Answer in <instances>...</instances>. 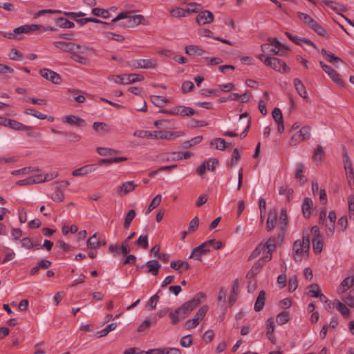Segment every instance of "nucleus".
<instances>
[{
	"label": "nucleus",
	"instance_id": "nucleus-1",
	"mask_svg": "<svg viewBox=\"0 0 354 354\" xmlns=\"http://www.w3.org/2000/svg\"><path fill=\"white\" fill-rule=\"evenodd\" d=\"M205 295L203 292L196 294L191 300L185 302L181 306L171 311L169 314L171 323L176 325L182 319L187 317L191 312L201 303V299H204Z\"/></svg>",
	"mask_w": 354,
	"mask_h": 354
},
{
	"label": "nucleus",
	"instance_id": "nucleus-2",
	"mask_svg": "<svg viewBox=\"0 0 354 354\" xmlns=\"http://www.w3.org/2000/svg\"><path fill=\"white\" fill-rule=\"evenodd\" d=\"M123 19L120 25L124 27L132 28L142 23L145 19L142 15H132L131 12L119 13L111 22H116Z\"/></svg>",
	"mask_w": 354,
	"mask_h": 354
},
{
	"label": "nucleus",
	"instance_id": "nucleus-3",
	"mask_svg": "<svg viewBox=\"0 0 354 354\" xmlns=\"http://www.w3.org/2000/svg\"><path fill=\"white\" fill-rule=\"evenodd\" d=\"M39 28L36 24L24 25L15 28L12 32H1V35L5 38L21 40L24 37L23 34L36 31Z\"/></svg>",
	"mask_w": 354,
	"mask_h": 354
},
{
	"label": "nucleus",
	"instance_id": "nucleus-4",
	"mask_svg": "<svg viewBox=\"0 0 354 354\" xmlns=\"http://www.w3.org/2000/svg\"><path fill=\"white\" fill-rule=\"evenodd\" d=\"M310 248V239L308 236H303L302 240H297L293 244L294 259L296 262L301 261V256L307 255Z\"/></svg>",
	"mask_w": 354,
	"mask_h": 354
},
{
	"label": "nucleus",
	"instance_id": "nucleus-5",
	"mask_svg": "<svg viewBox=\"0 0 354 354\" xmlns=\"http://www.w3.org/2000/svg\"><path fill=\"white\" fill-rule=\"evenodd\" d=\"M176 133L177 132L172 133L164 131H143L140 133L139 136L150 139L170 140Z\"/></svg>",
	"mask_w": 354,
	"mask_h": 354
},
{
	"label": "nucleus",
	"instance_id": "nucleus-6",
	"mask_svg": "<svg viewBox=\"0 0 354 354\" xmlns=\"http://www.w3.org/2000/svg\"><path fill=\"white\" fill-rule=\"evenodd\" d=\"M264 64L279 72H281L283 69V72L286 73L290 70L284 61L274 57H266Z\"/></svg>",
	"mask_w": 354,
	"mask_h": 354
},
{
	"label": "nucleus",
	"instance_id": "nucleus-7",
	"mask_svg": "<svg viewBox=\"0 0 354 354\" xmlns=\"http://www.w3.org/2000/svg\"><path fill=\"white\" fill-rule=\"evenodd\" d=\"M128 66L132 67L133 68H156L157 67V61L155 59H140L132 60L131 62H128Z\"/></svg>",
	"mask_w": 354,
	"mask_h": 354
},
{
	"label": "nucleus",
	"instance_id": "nucleus-8",
	"mask_svg": "<svg viewBox=\"0 0 354 354\" xmlns=\"http://www.w3.org/2000/svg\"><path fill=\"white\" fill-rule=\"evenodd\" d=\"M288 226V218L286 209L284 208L281 209L279 216V227L280 232L278 234L277 239L279 241H282Z\"/></svg>",
	"mask_w": 354,
	"mask_h": 354
},
{
	"label": "nucleus",
	"instance_id": "nucleus-9",
	"mask_svg": "<svg viewBox=\"0 0 354 354\" xmlns=\"http://www.w3.org/2000/svg\"><path fill=\"white\" fill-rule=\"evenodd\" d=\"M214 15L209 10H205L201 11L196 17V22L198 26H203L210 24L214 21Z\"/></svg>",
	"mask_w": 354,
	"mask_h": 354
},
{
	"label": "nucleus",
	"instance_id": "nucleus-10",
	"mask_svg": "<svg viewBox=\"0 0 354 354\" xmlns=\"http://www.w3.org/2000/svg\"><path fill=\"white\" fill-rule=\"evenodd\" d=\"M53 44L56 48L61 49L65 52L70 53L71 54L81 48L80 45L79 44L62 41H54Z\"/></svg>",
	"mask_w": 354,
	"mask_h": 354
},
{
	"label": "nucleus",
	"instance_id": "nucleus-11",
	"mask_svg": "<svg viewBox=\"0 0 354 354\" xmlns=\"http://www.w3.org/2000/svg\"><path fill=\"white\" fill-rule=\"evenodd\" d=\"M41 76L53 84H59L61 82V76L56 72L48 68H42L39 71Z\"/></svg>",
	"mask_w": 354,
	"mask_h": 354
},
{
	"label": "nucleus",
	"instance_id": "nucleus-12",
	"mask_svg": "<svg viewBox=\"0 0 354 354\" xmlns=\"http://www.w3.org/2000/svg\"><path fill=\"white\" fill-rule=\"evenodd\" d=\"M209 251L210 250L207 247V244L202 243L193 249L189 257L200 261L201 260V257Z\"/></svg>",
	"mask_w": 354,
	"mask_h": 354
},
{
	"label": "nucleus",
	"instance_id": "nucleus-13",
	"mask_svg": "<svg viewBox=\"0 0 354 354\" xmlns=\"http://www.w3.org/2000/svg\"><path fill=\"white\" fill-rule=\"evenodd\" d=\"M324 71L330 77V79L337 84L342 87L344 86V82L341 78L340 75L332 67H330V66H325Z\"/></svg>",
	"mask_w": 354,
	"mask_h": 354
},
{
	"label": "nucleus",
	"instance_id": "nucleus-14",
	"mask_svg": "<svg viewBox=\"0 0 354 354\" xmlns=\"http://www.w3.org/2000/svg\"><path fill=\"white\" fill-rule=\"evenodd\" d=\"M6 123V127H9L13 130L17 131H29L32 129V127L26 126L23 124L22 123L12 119H8L7 120H4Z\"/></svg>",
	"mask_w": 354,
	"mask_h": 354
},
{
	"label": "nucleus",
	"instance_id": "nucleus-15",
	"mask_svg": "<svg viewBox=\"0 0 354 354\" xmlns=\"http://www.w3.org/2000/svg\"><path fill=\"white\" fill-rule=\"evenodd\" d=\"M137 186L138 185L135 184L133 181L125 182L118 188L117 192L120 196L126 195L134 190Z\"/></svg>",
	"mask_w": 354,
	"mask_h": 354
},
{
	"label": "nucleus",
	"instance_id": "nucleus-16",
	"mask_svg": "<svg viewBox=\"0 0 354 354\" xmlns=\"http://www.w3.org/2000/svg\"><path fill=\"white\" fill-rule=\"evenodd\" d=\"M261 48L263 53H272L273 55H279L283 56L286 55V52L288 50L287 47H283L282 49H277L274 47L270 48V45L268 44H263L261 46Z\"/></svg>",
	"mask_w": 354,
	"mask_h": 354
},
{
	"label": "nucleus",
	"instance_id": "nucleus-17",
	"mask_svg": "<svg viewBox=\"0 0 354 354\" xmlns=\"http://www.w3.org/2000/svg\"><path fill=\"white\" fill-rule=\"evenodd\" d=\"M63 121L77 127H81L85 125V121L83 119L74 115H69L66 116Z\"/></svg>",
	"mask_w": 354,
	"mask_h": 354
},
{
	"label": "nucleus",
	"instance_id": "nucleus-18",
	"mask_svg": "<svg viewBox=\"0 0 354 354\" xmlns=\"http://www.w3.org/2000/svg\"><path fill=\"white\" fill-rule=\"evenodd\" d=\"M277 213L276 210H270L268 213L266 221V230L268 232H271L275 227L277 223Z\"/></svg>",
	"mask_w": 354,
	"mask_h": 354
},
{
	"label": "nucleus",
	"instance_id": "nucleus-19",
	"mask_svg": "<svg viewBox=\"0 0 354 354\" xmlns=\"http://www.w3.org/2000/svg\"><path fill=\"white\" fill-rule=\"evenodd\" d=\"M313 206V201L310 198L306 197L304 198L302 204V213L306 218H309L311 214V209Z\"/></svg>",
	"mask_w": 354,
	"mask_h": 354
},
{
	"label": "nucleus",
	"instance_id": "nucleus-20",
	"mask_svg": "<svg viewBox=\"0 0 354 354\" xmlns=\"http://www.w3.org/2000/svg\"><path fill=\"white\" fill-rule=\"evenodd\" d=\"M95 170V167L94 165H87L84 167H82L77 169L74 170L72 172V175L73 176H80L86 175L88 174L92 173Z\"/></svg>",
	"mask_w": 354,
	"mask_h": 354
},
{
	"label": "nucleus",
	"instance_id": "nucleus-21",
	"mask_svg": "<svg viewBox=\"0 0 354 354\" xmlns=\"http://www.w3.org/2000/svg\"><path fill=\"white\" fill-rule=\"evenodd\" d=\"M274 330V323L272 318H269L266 321V336L272 344L276 343V339L273 335Z\"/></svg>",
	"mask_w": 354,
	"mask_h": 354
},
{
	"label": "nucleus",
	"instance_id": "nucleus-22",
	"mask_svg": "<svg viewBox=\"0 0 354 354\" xmlns=\"http://www.w3.org/2000/svg\"><path fill=\"white\" fill-rule=\"evenodd\" d=\"M294 85L297 92L301 97L304 99L308 98V93L306 90V87L300 80L295 78L294 80Z\"/></svg>",
	"mask_w": 354,
	"mask_h": 354
},
{
	"label": "nucleus",
	"instance_id": "nucleus-23",
	"mask_svg": "<svg viewBox=\"0 0 354 354\" xmlns=\"http://www.w3.org/2000/svg\"><path fill=\"white\" fill-rule=\"evenodd\" d=\"M239 288V279H236L232 283V290L229 298V304L230 306L234 305L236 302V297L238 295V289Z\"/></svg>",
	"mask_w": 354,
	"mask_h": 354
},
{
	"label": "nucleus",
	"instance_id": "nucleus-24",
	"mask_svg": "<svg viewBox=\"0 0 354 354\" xmlns=\"http://www.w3.org/2000/svg\"><path fill=\"white\" fill-rule=\"evenodd\" d=\"M297 15L298 18L301 21H302L310 29L313 28L314 24L317 22L310 15H308L306 13H304L301 12H297Z\"/></svg>",
	"mask_w": 354,
	"mask_h": 354
},
{
	"label": "nucleus",
	"instance_id": "nucleus-25",
	"mask_svg": "<svg viewBox=\"0 0 354 354\" xmlns=\"http://www.w3.org/2000/svg\"><path fill=\"white\" fill-rule=\"evenodd\" d=\"M266 292L261 290L254 304V310L257 312L261 311L265 306Z\"/></svg>",
	"mask_w": 354,
	"mask_h": 354
},
{
	"label": "nucleus",
	"instance_id": "nucleus-26",
	"mask_svg": "<svg viewBox=\"0 0 354 354\" xmlns=\"http://www.w3.org/2000/svg\"><path fill=\"white\" fill-rule=\"evenodd\" d=\"M146 266L149 268L148 272L152 274L154 276L158 275V270L161 267L160 263L155 259L147 261Z\"/></svg>",
	"mask_w": 354,
	"mask_h": 354
},
{
	"label": "nucleus",
	"instance_id": "nucleus-27",
	"mask_svg": "<svg viewBox=\"0 0 354 354\" xmlns=\"http://www.w3.org/2000/svg\"><path fill=\"white\" fill-rule=\"evenodd\" d=\"M105 244V241L101 242L97 239L96 234L91 236L86 241L87 248L90 249H97L101 245H104Z\"/></svg>",
	"mask_w": 354,
	"mask_h": 354
},
{
	"label": "nucleus",
	"instance_id": "nucleus-28",
	"mask_svg": "<svg viewBox=\"0 0 354 354\" xmlns=\"http://www.w3.org/2000/svg\"><path fill=\"white\" fill-rule=\"evenodd\" d=\"M324 242L319 235H317L313 239V248L315 254H320L322 251Z\"/></svg>",
	"mask_w": 354,
	"mask_h": 354
},
{
	"label": "nucleus",
	"instance_id": "nucleus-29",
	"mask_svg": "<svg viewBox=\"0 0 354 354\" xmlns=\"http://www.w3.org/2000/svg\"><path fill=\"white\" fill-rule=\"evenodd\" d=\"M55 24L62 28H72L75 26L73 22L64 17H58L55 19Z\"/></svg>",
	"mask_w": 354,
	"mask_h": 354
},
{
	"label": "nucleus",
	"instance_id": "nucleus-30",
	"mask_svg": "<svg viewBox=\"0 0 354 354\" xmlns=\"http://www.w3.org/2000/svg\"><path fill=\"white\" fill-rule=\"evenodd\" d=\"M117 327L116 323H111L109 324L105 328L97 331L95 336L97 338H101L107 335L111 331L114 330Z\"/></svg>",
	"mask_w": 354,
	"mask_h": 354
},
{
	"label": "nucleus",
	"instance_id": "nucleus-31",
	"mask_svg": "<svg viewBox=\"0 0 354 354\" xmlns=\"http://www.w3.org/2000/svg\"><path fill=\"white\" fill-rule=\"evenodd\" d=\"M151 102L156 106L162 107L165 104L169 102V100L160 95H151Z\"/></svg>",
	"mask_w": 354,
	"mask_h": 354
},
{
	"label": "nucleus",
	"instance_id": "nucleus-32",
	"mask_svg": "<svg viewBox=\"0 0 354 354\" xmlns=\"http://www.w3.org/2000/svg\"><path fill=\"white\" fill-rule=\"evenodd\" d=\"M185 53L189 55H203L204 50L195 45H189L185 47Z\"/></svg>",
	"mask_w": 354,
	"mask_h": 354
},
{
	"label": "nucleus",
	"instance_id": "nucleus-33",
	"mask_svg": "<svg viewBox=\"0 0 354 354\" xmlns=\"http://www.w3.org/2000/svg\"><path fill=\"white\" fill-rule=\"evenodd\" d=\"M304 170V165L303 164L300 163L297 165L295 172V178L299 180L301 185H304L307 181L306 178L303 174Z\"/></svg>",
	"mask_w": 354,
	"mask_h": 354
},
{
	"label": "nucleus",
	"instance_id": "nucleus-34",
	"mask_svg": "<svg viewBox=\"0 0 354 354\" xmlns=\"http://www.w3.org/2000/svg\"><path fill=\"white\" fill-rule=\"evenodd\" d=\"M277 240H279L277 239ZM277 239L275 237L269 238L267 241L263 244L264 250H267L269 252H273L276 250Z\"/></svg>",
	"mask_w": 354,
	"mask_h": 354
},
{
	"label": "nucleus",
	"instance_id": "nucleus-35",
	"mask_svg": "<svg viewBox=\"0 0 354 354\" xmlns=\"http://www.w3.org/2000/svg\"><path fill=\"white\" fill-rule=\"evenodd\" d=\"M321 52L326 57V60L331 64H335V62H342L339 57L330 52H328L325 48H322Z\"/></svg>",
	"mask_w": 354,
	"mask_h": 354
},
{
	"label": "nucleus",
	"instance_id": "nucleus-36",
	"mask_svg": "<svg viewBox=\"0 0 354 354\" xmlns=\"http://www.w3.org/2000/svg\"><path fill=\"white\" fill-rule=\"evenodd\" d=\"M334 307H335L342 315L348 317L350 313L349 309L341 301L335 300L333 303Z\"/></svg>",
	"mask_w": 354,
	"mask_h": 354
},
{
	"label": "nucleus",
	"instance_id": "nucleus-37",
	"mask_svg": "<svg viewBox=\"0 0 354 354\" xmlns=\"http://www.w3.org/2000/svg\"><path fill=\"white\" fill-rule=\"evenodd\" d=\"M203 140V137L201 136H196L192 138L189 140L185 141L182 143L183 149H188L199 142H201Z\"/></svg>",
	"mask_w": 354,
	"mask_h": 354
},
{
	"label": "nucleus",
	"instance_id": "nucleus-38",
	"mask_svg": "<svg viewBox=\"0 0 354 354\" xmlns=\"http://www.w3.org/2000/svg\"><path fill=\"white\" fill-rule=\"evenodd\" d=\"M170 14L174 17H186L189 15V10H187L186 9L178 7L176 8L172 9L170 11Z\"/></svg>",
	"mask_w": 354,
	"mask_h": 354
},
{
	"label": "nucleus",
	"instance_id": "nucleus-39",
	"mask_svg": "<svg viewBox=\"0 0 354 354\" xmlns=\"http://www.w3.org/2000/svg\"><path fill=\"white\" fill-rule=\"evenodd\" d=\"M127 160V158L126 157H115V158H103L100 160L99 165L102 164H113V163H118L120 162L126 161Z\"/></svg>",
	"mask_w": 354,
	"mask_h": 354
},
{
	"label": "nucleus",
	"instance_id": "nucleus-40",
	"mask_svg": "<svg viewBox=\"0 0 354 354\" xmlns=\"http://www.w3.org/2000/svg\"><path fill=\"white\" fill-rule=\"evenodd\" d=\"M93 129L96 132H98L100 131L108 132L110 131L109 126L107 124H106L104 122H93Z\"/></svg>",
	"mask_w": 354,
	"mask_h": 354
},
{
	"label": "nucleus",
	"instance_id": "nucleus-41",
	"mask_svg": "<svg viewBox=\"0 0 354 354\" xmlns=\"http://www.w3.org/2000/svg\"><path fill=\"white\" fill-rule=\"evenodd\" d=\"M161 200L162 196L160 194L156 195L151 201L146 214H149L150 212L157 207L160 205Z\"/></svg>",
	"mask_w": 354,
	"mask_h": 354
},
{
	"label": "nucleus",
	"instance_id": "nucleus-42",
	"mask_svg": "<svg viewBox=\"0 0 354 354\" xmlns=\"http://www.w3.org/2000/svg\"><path fill=\"white\" fill-rule=\"evenodd\" d=\"M216 144V149L219 150H224L227 149V142L223 138H215L210 142V145Z\"/></svg>",
	"mask_w": 354,
	"mask_h": 354
},
{
	"label": "nucleus",
	"instance_id": "nucleus-43",
	"mask_svg": "<svg viewBox=\"0 0 354 354\" xmlns=\"http://www.w3.org/2000/svg\"><path fill=\"white\" fill-rule=\"evenodd\" d=\"M144 80V76L139 74H129L127 75L125 84H132Z\"/></svg>",
	"mask_w": 354,
	"mask_h": 354
},
{
	"label": "nucleus",
	"instance_id": "nucleus-44",
	"mask_svg": "<svg viewBox=\"0 0 354 354\" xmlns=\"http://www.w3.org/2000/svg\"><path fill=\"white\" fill-rule=\"evenodd\" d=\"M136 216V212L134 209H130L127 212L125 218H124V227L125 229H128L131 225V223L133 220V218Z\"/></svg>",
	"mask_w": 354,
	"mask_h": 354
},
{
	"label": "nucleus",
	"instance_id": "nucleus-45",
	"mask_svg": "<svg viewBox=\"0 0 354 354\" xmlns=\"http://www.w3.org/2000/svg\"><path fill=\"white\" fill-rule=\"evenodd\" d=\"M289 321V314L286 311H282L277 316V322L279 325L286 324Z\"/></svg>",
	"mask_w": 354,
	"mask_h": 354
},
{
	"label": "nucleus",
	"instance_id": "nucleus-46",
	"mask_svg": "<svg viewBox=\"0 0 354 354\" xmlns=\"http://www.w3.org/2000/svg\"><path fill=\"white\" fill-rule=\"evenodd\" d=\"M208 310L207 306H203L199 310L197 311L196 315H194V318L200 323L201 321H202L205 316V314L207 313V311Z\"/></svg>",
	"mask_w": 354,
	"mask_h": 354
},
{
	"label": "nucleus",
	"instance_id": "nucleus-47",
	"mask_svg": "<svg viewBox=\"0 0 354 354\" xmlns=\"http://www.w3.org/2000/svg\"><path fill=\"white\" fill-rule=\"evenodd\" d=\"M103 35L107 39H111L118 41H123L124 39L122 35L111 32H104Z\"/></svg>",
	"mask_w": 354,
	"mask_h": 354
},
{
	"label": "nucleus",
	"instance_id": "nucleus-48",
	"mask_svg": "<svg viewBox=\"0 0 354 354\" xmlns=\"http://www.w3.org/2000/svg\"><path fill=\"white\" fill-rule=\"evenodd\" d=\"M308 288L309 290V294L311 297H319V296H320V289L317 283L310 285Z\"/></svg>",
	"mask_w": 354,
	"mask_h": 354
},
{
	"label": "nucleus",
	"instance_id": "nucleus-49",
	"mask_svg": "<svg viewBox=\"0 0 354 354\" xmlns=\"http://www.w3.org/2000/svg\"><path fill=\"white\" fill-rule=\"evenodd\" d=\"M324 156V149L319 145L313 154V160L315 161H321Z\"/></svg>",
	"mask_w": 354,
	"mask_h": 354
},
{
	"label": "nucleus",
	"instance_id": "nucleus-50",
	"mask_svg": "<svg viewBox=\"0 0 354 354\" xmlns=\"http://www.w3.org/2000/svg\"><path fill=\"white\" fill-rule=\"evenodd\" d=\"M92 14L95 16L101 17L105 18V19L108 18L109 17V12L108 10H104L102 8H93Z\"/></svg>",
	"mask_w": 354,
	"mask_h": 354
},
{
	"label": "nucleus",
	"instance_id": "nucleus-51",
	"mask_svg": "<svg viewBox=\"0 0 354 354\" xmlns=\"http://www.w3.org/2000/svg\"><path fill=\"white\" fill-rule=\"evenodd\" d=\"M38 180H35V177H29L26 179L18 180L16 183V185L18 186H25V185H29L32 184H37Z\"/></svg>",
	"mask_w": 354,
	"mask_h": 354
},
{
	"label": "nucleus",
	"instance_id": "nucleus-52",
	"mask_svg": "<svg viewBox=\"0 0 354 354\" xmlns=\"http://www.w3.org/2000/svg\"><path fill=\"white\" fill-rule=\"evenodd\" d=\"M8 56L12 60H21L24 58L23 54L16 48H12Z\"/></svg>",
	"mask_w": 354,
	"mask_h": 354
},
{
	"label": "nucleus",
	"instance_id": "nucleus-53",
	"mask_svg": "<svg viewBox=\"0 0 354 354\" xmlns=\"http://www.w3.org/2000/svg\"><path fill=\"white\" fill-rule=\"evenodd\" d=\"M135 244L141 246L144 249H146L149 246L148 243V236L147 235L140 236L138 239L135 241Z\"/></svg>",
	"mask_w": 354,
	"mask_h": 354
},
{
	"label": "nucleus",
	"instance_id": "nucleus-54",
	"mask_svg": "<svg viewBox=\"0 0 354 354\" xmlns=\"http://www.w3.org/2000/svg\"><path fill=\"white\" fill-rule=\"evenodd\" d=\"M51 198L56 202H62L64 199V194L59 188H57L52 194Z\"/></svg>",
	"mask_w": 354,
	"mask_h": 354
},
{
	"label": "nucleus",
	"instance_id": "nucleus-55",
	"mask_svg": "<svg viewBox=\"0 0 354 354\" xmlns=\"http://www.w3.org/2000/svg\"><path fill=\"white\" fill-rule=\"evenodd\" d=\"M203 8L200 3L191 2L187 4V10H189V15L191 12H198Z\"/></svg>",
	"mask_w": 354,
	"mask_h": 354
},
{
	"label": "nucleus",
	"instance_id": "nucleus-56",
	"mask_svg": "<svg viewBox=\"0 0 354 354\" xmlns=\"http://www.w3.org/2000/svg\"><path fill=\"white\" fill-rule=\"evenodd\" d=\"M24 113L27 115H31L34 117L40 119V120H45L46 119L47 116L46 115L42 114L40 112L35 111L32 109H27L24 111Z\"/></svg>",
	"mask_w": 354,
	"mask_h": 354
},
{
	"label": "nucleus",
	"instance_id": "nucleus-57",
	"mask_svg": "<svg viewBox=\"0 0 354 354\" xmlns=\"http://www.w3.org/2000/svg\"><path fill=\"white\" fill-rule=\"evenodd\" d=\"M199 226V218L197 216H195L189 223L188 227V232L192 233L194 232Z\"/></svg>",
	"mask_w": 354,
	"mask_h": 354
},
{
	"label": "nucleus",
	"instance_id": "nucleus-58",
	"mask_svg": "<svg viewBox=\"0 0 354 354\" xmlns=\"http://www.w3.org/2000/svg\"><path fill=\"white\" fill-rule=\"evenodd\" d=\"M311 29L319 36L325 37L326 35V30L325 28L317 22L314 24Z\"/></svg>",
	"mask_w": 354,
	"mask_h": 354
},
{
	"label": "nucleus",
	"instance_id": "nucleus-59",
	"mask_svg": "<svg viewBox=\"0 0 354 354\" xmlns=\"http://www.w3.org/2000/svg\"><path fill=\"white\" fill-rule=\"evenodd\" d=\"M348 212L351 219H354V196L351 195L348 198Z\"/></svg>",
	"mask_w": 354,
	"mask_h": 354
},
{
	"label": "nucleus",
	"instance_id": "nucleus-60",
	"mask_svg": "<svg viewBox=\"0 0 354 354\" xmlns=\"http://www.w3.org/2000/svg\"><path fill=\"white\" fill-rule=\"evenodd\" d=\"M348 225V219L346 216H342L340 217L337 221V227H339V230L344 232L347 228Z\"/></svg>",
	"mask_w": 354,
	"mask_h": 354
},
{
	"label": "nucleus",
	"instance_id": "nucleus-61",
	"mask_svg": "<svg viewBox=\"0 0 354 354\" xmlns=\"http://www.w3.org/2000/svg\"><path fill=\"white\" fill-rule=\"evenodd\" d=\"M311 128L309 126H304L299 130L300 136L303 138L304 140L309 139L311 136L310 135Z\"/></svg>",
	"mask_w": 354,
	"mask_h": 354
},
{
	"label": "nucleus",
	"instance_id": "nucleus-62",
	"mask_svg": "<svg viewBox=\"0 0 354 354\" xmlns=\"http://www.w3.org/2000/svg\"><path fill=\"white\" fill-rule=\"evenodd\" d=\"M344 303L348 306L354 307V288L351 290L350 294L343 299Z\"/></svg>",
	"mask_w": 354,
	"mask_h": 354
},
{
	"label": "nucleus",
	"instance_id": "nucleus-63",
	"mask_svg": "<svg viewBox=\"0 0 354 354\" xmlns=\"http://www.w3.org/2000/svg\"><path fill=\"white\" fill-rule=\"evenodd\" d=\"M272 118L276 122H283L281 111L279 108H274L272 112Z\"/></svg>",
	"mask_w": 354,
	"mask_h": 354
},
{
	"label": "nucleus",
	"instance_id": "nucleus-64",
	"mask_svg": "<svg viewBox=\"0 0 354 354\" xmlns=\"http://www.w3.org/2000/svg\"><path fill=\"white\" fill-rule=\"evenodd\" d=\"M303 140H304L303 139L301 136H300V133L299 131L292 136V138L289 142V144L291 146H295L297 144L300 143Z\"/></svg>",
	"mask_w": 354,
	"mask_h": 354
}]
</instances>
